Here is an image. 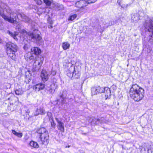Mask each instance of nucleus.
<instances>
[{"label": "nucleus", "mask_w": 153, "mask_h": 153, "mask_svg": "<svg viewBox=\"0 0 153 153\" xmlns=\"http://www.w3.org/2000/svg\"><path fill=\"white\" fill-rule=\"evenodd\" d=\"M3 5L1 2L0 3V15L6 21L12 23H17V14L7 5H4V8H2L1 7H4Z\"/></svg>", "instance_id": "f257e3e1"}, {"label": "nucleus", "mask_w": 153, "mask_h": 153, "mask_svg": "<svg viewBox=\"0 0 153 153\" xmlns=\"http://www.w3.org/2000/svg\"><path fill=\"white\" fill-rule=\"evenodd\" d=\"M129 94L130 97L136 101H139L144 97V90L140 87L137 85L134 84L131 88Z\"/></svg>", "instance_id": "f03ea898"}, {"label": "nucleus", "mask_w": 153, "mask_h": 153, "mask_svg": "<svg viewBox=\"0 0 153 153\" xmlns=\"http://www.w3.org/2000/svg\"><path fill=\"white\" fill-rule=\"evenodd\" d=\"M143 26L146 31L152 33L146 38V42L149 44L153 45V19L147 17L143 23Z\"/></svg>", "instance_id": "7ed1b4c3"}, {"label": "nucleus", "mask_w": 153, "mask_h": 153, "mask_svg": "<svg viewBox=\"0 0 153 153\" xmlns=\"http://www.w3.org/2000/svg\"><path fill=\"white\" fill-rule=\"evenodd\" d=\"M38 32L37 30H35L32 33H27L25 30H22L21 33L25 39L27 38L32 42H36L40 40L42 38L37 33Z\"/></svg>", "instance_id": "20e7f679"}, {"label": "nucleus", "mask_w": 153, "mask_h": 153, "mask_svg": "<svg viewBox=\"0 0 153 153\" xmlns=\"http://www.w3.org/2000/svg\"><path fill=\"white\" fill-rule=\"evenodd\" d=\"M69 67L67 71V75L70 78L72 77L74 74V77L76 78H78L80 75V67L79 66H74L70 63L68 64Z\"/></svg>", "instance_id": "39448f33"}, {"label": "nucleus", "mask_w": 153, "mask_h": 153, "mask_svg": "<svg viewBox=\"0 0 153 153\" xmlns=\"http://www.w3.org/2000/svg\"><path fill=\"white\" fill-rule=\"evenodd\" d=\"M37 132L39 134L41 143L47 145L49 141L48 133L47 130L44 128H41L37 129Z\"/></svg>", "instance_id": "423d86ee"}, {"label": "nucleus", "mask_w": 153, "mask_h": 153, "mask_svg": "<svg viewBox=\"0 0 153 153\" xmlns=\"http://www.w3.org/2000/svg\"><path fill=\"white\" fill-rule=\"evenodd\" d=\"M7 53L8 56L13 60L16 59L15 53L17 51V47L15 44L9 42L6 44Z\"/></svg>", "instance_id": "0eeeda50"}, {"label": "nucleus", "mask_w": 153, "mask_h": 153, "mask_svg": "<svg viewBox=\"0 0 153 153\" xmlns=\"http://www.w3.org/2000/svg\"><path fill=\"white\" fill-rule=\"evenodd\" d=\"M44 59L42 56H37L34 59L32 70L33 72L39 71L43 64Z\"/></svg>", "instance_id": "6e6552de"}, {"label": "nucleus", "mask_w": 153, "mask_h": 153, "mask_svg": "<svg viewBox=\"0 0 153 153\" xmlns=\"http://www.w3.org/2000/svg\"><path fill=\"white\" fill-rule=\"evenodd\" d=\"M55 119L58 123V128L61 131L64 132V123L60 121L57 118H55Z\"/></svg>", "instance_id": "1a4fd4ad"}, {"label": "nucleus", "mask_w": 153, "mask_h": 153, "mask_svg": "<svg viewBox=\"0 0 153 153\" xmlns=\"http://www.w3.org/2000/svg\"><path fill=\"white\" fill-rule=\"evenodd\" d=\"M45 85L42 83H40L33 86V89L35 91H39L45 88Z\"/></svg>", "instance_id": "9d476101"}, {"label": "nucleus", "mask_w": 153, "mask_h": 153, "mask_svg": "<svg viewBox=\"0 0 153 153\" xmlns=\"http://www.w3.org/2000/svg\"><path fill=\"white\" fill-rule=\"evenodd\" d=\"M56 79H55V83H52L51 85V88L49 89V91L51 94L54 92L55 90L58 87V83Z\"/></svg>", "instance_id": "9b49d317"}, {"label": "nucleus", "mask_w": 153, "mask_h": 153, "mask_svg": "<svg viewBox=\"0 0 153 153\" xmlns=\"http://www.w3.org/2000/svg\"><path fill=\"white\" fill-rule=\"evenodd\" d=\"M40 76L42 80L44 82L47 81L48 79V74L46 71L44 70L42 71Z\"/></svg>", "instance_id": "f8f14e48"}, {"label": "nucleus", "mask_w": 153, "mask_h": 153, "mask_svg": "<svg viewBox=\"0 0 153 153\" xmlns=\"http://www.w3.org/2000/svg\"><path fill=\"white\" fill-rule=\"evenodd\" d=\"M24 57L26 60L28 62H30L34 59V56L32 54L29 52L25 54Z\"/></svg>", "instance_id": "ddd939ff"}, {"label": "nucleus", "mask_w": 153, "mask_h": 153, "mask_svg": "<svg viewBox=\"0 0 153 153\" xmlns=\"http://www.w3.org/2000/svg\"><path fill=\"white\" fill-rule=\"evenodd\" d=\"M140 18V16L138 13H134L132 15L131 19L134 22H137Z\"/></svg>", "instance_id": "4468645a"}, {"label": "nucleus", "mask_w": 153, "mask_h": 153, "mask_svg": "<svg viewBox=\"0 0 153 153\" xmlns=\"http://www.w3.org/2000/svg\"><path fill=\"white\" fill-rule=\"evenodd\" d=\"M45 114V110L42 108H37L34 113L35 116H37L39 114L43 115Z\"/></svg>", "instance_id": "2eb2a0df"}, {"label": "nucleus", "mask_w": 153, "mask_h": 153, "mask_svg": "<svg viewBox=\"0 0 153 153\" xmlns=\"http://www.w3.org/2000/svg\"><path fill=\"white\" fill-rule=\"evenodd\" d=\"M31 52L35 55L39 54L41 53V50L38 48L33 47L31 49Z\"/></svg>", "instance_id": "dca6fc26"}, {"label": "nucleus", "mask_w": 153, "mask_h": 153, "mask_svg": "<svg viewBox=\"0 0 153 153\" xmlns=\"http://www.w3.org/2000/svg\"><path fill=\"white\" fill-rule=\"evenodd\" d=\"M7 33H8L11 36L13 37L15 40H17V36L18 35V33L17 32L14 31L13 32H11L9 30L7 31Z\"/></svg>", "instance_id": "f3484780"}, {"label": "nucleus", "mask_w": 153, "mask_h": 153, "mask_svg": "<svg viewBox=\"0 0 153 153\" xmlns=\"http://www.w3.org/2000/svg\"><path fill=\"white\" fill-rule=\"evenodd\" d=\"M19 15H20L21 18L23 19V20L25 22L30 23L31 22V19L28 17L26 16L24 14H21Z\"/></svg>", "instance_id": "a211bd4d"}, {"label": "nucleus", "mask_w": 153, "mask_h": 153, "mask_svg": "<svg viewBox=\"0 0 153 153\" xmlns=\"http://www.w3.org/2000/svg\"><path fill=\"white\" fill-rule=\"evenodd\" d=\"M104 93L105 94L106 99H107L109 97H110L111 95L110 89L107 87H105V91H104Z\"/></svg>", "instance_id": "6ab92c4d"}, {"label": "nucleus", "mask_w": 153, "mask_h": 153, "mask_svg": "<svg viewBox=\"0 0 153 153\" xmlns=\"http://www.w3.org/2000/svg\"><path fill=\"white\" fill-rule=\"evenodd\" d=\"M89 121V122H91L93 124H98L99 123H101L100 121V120L99 119H96L95 118L93 117L91 118Z\"/></svg>", "instance_id": "aec40b11"}, {"label": "nucleus", "mask_w": 153, "mask_h": 153, "mask_svg": "<svg viewBox=\"0 0 153 153\" xmlns=\"http://www.w3.org/2000/svg\"><path fill=\"white\" fill-rule=\"evenodd\" d=\"M29 144L31 147L34 148H37L39 147V145L37 143L33 141H31Z\"/></svg>", "instance_id": "412c9836"}, {"label": "nucleus", "mask_w": 153, "mask_h": 153, "mask_svg": "<svg viewBox=\"0 0 153 153\" xmlns=\"http://www.w3.org/2000/svg\"><path fill=\"white\" fill-rule=\"evenodd\" d=\"M62 47L63 49L65 50L69 48L70 44L67 42H64L62 44Z\"/></svg>", "instance_id": "4be33fe9"}, {"label": "nucleus", "mask_w": 153, "mask_h": 153, "mask_svg": "<svg viewBox=\"0 0 153 153\" xmlns=\"http://www.w3.org/2000/svg\"><path fill=\"white\" fill-rule=\"evenodd\" d=\"M97 87H93L91 88V93L92 95H95L98 94Z\"/></svg>", "instance_id": "5701e85b"}, {"label": "nucleus", "mask_w": 153, "mask_h": 153, "mask_svg": "<svg viewBox=\"0 0 153 153\" xmlns=\"http://www.w3.org/2000/svg\"><path fill=\"white\" fill-rule=\"evenodd\" d=\"M12 133L18 137L21 138L23 135L22 133L17 132L15 130H12Z\"/></svg>", "instance_id": "b1692460"}, {"label": "nucleus", "mask_w": 153, "mask_h": 153, "mask_svg": "<svg viewBox=\"0 0 153 153\" xmlns=\"http://www.w3.org/2000/svg\"><path fill=\"white\" fill-rule=\"evenodd\" d=\"M15 94L17 95H22L23 93V91L22 88H19L15 91Z\"/></svg>", "instance_id": "393cba45"}, {"label": "nucleus", "mask_w": 153, "mask_h": 153, "mask_svg": "<svg viewBox=\"0 0 153 153\" xmlns=\"http://www.w3.org/2000/svg\"><path fill=\"white\" fill-rule=\"evenodd\" d=\"M43 1L46 5L48 6H51V4L53 3L52 0H43Z\"/></svg>", "instance_id": "a878e982"}, {"label": "nucleus", "mask_w": 153, "mask_h": 153, "mask_svg": "<svg viewBox=\"0 0 153 153\" xmlns=\"http://www.w3.org/2000/svg\"><path fill=\"white\" fill-rule=\"evenodd\" d=\"M97 88L99 89V90H97L98 93L104 92L105 90V87H101L99 86H97Z\"/></svg>", "instance_id": "bb28decb"}, {"label": "nucleus", "mask_w": 153, "mask_h": 153, "mask_svg": "<svg viewBox=\"0 0 153 153\" xmlns=\"http://www.w3.org/2000/svg\"><path fill=\"white\" fill-rule=\"evenodd\" d=\"M77 17V15L76 14L70 16L68 18V20L73 21Z\"/></svg>", "instance_id": "cd10ccee"}, {"label": "nucleus", "mask_w": 153, "mask_h": 153, "mask_svg": "<svg viewBox=\"0 0 153 153\" xmlns=\"http://www.w3.org/2000/svg\"><path fill=\"white\" fill-rule=\"evenodd\" d=\"M64 7L62 5L57 4L56 6V8L58 10H62L63 9Z\"/></svg>", "instance_id": "c85d7f7f"}, {"label": "nucleus", "mask_w": 153, "mask_h": 153, "mask_svg": "<svg viewBox=\"0 0 153 153\" xmlns=\"http://www.w3.org/2000/svg\"><path fill=\"white\" fill-rule=\"evenodd\" d=\"M47 115L49 117L50 120H52L53 117H52V113L50 112H48L47 113Z\"/></svg>", "instance_id": "c756f323"}, {"label": "nucleus", "mask_w": 153, "mask_h": 153, "mask_svg": "<svg viewBox=\"0 0 153 153\" xmlns=\"http://www.w3.org/2000/svg\"><path fill=\"white\" fill-rule=\"evenodd\" d=\"M34 1L36 4L39 5H41L42 3V1L41 0H34Z\"/></svg>", "instance_id": "7c9ffc66"}, {"label": "nucleus", "mask_w": 153, "mask_h": 153, "mask_svg": "<svg viewBox=\"0 0 153 153\" xmlns=\"http://www.w3.org/2000/svg\"><path fill=\"white\" fill-rule=\"evenodd\" d=\"M51 120H52V122H51V126H52L53 127H54L55 126L56 124L53 122V119Z\"/></svg>", "instance_id": "2f4dec72"}, {"label": "nucleus", "mask_w": 153, "mask_h": 153, "mask_svg": "<svg viewBox=\"0 0 153 153\" xmlns=\"http://www.w3.org/2000/svg\"><path fill=\"white\" fill-rule=\"evenodd\" d=\"M150 151L151 152V153H153V147H151L150 149H148V152L149 153Z\"/></svg>", "instance_id": "473e14b6"}, {"label": "nucleus", "mask_w": 153, "mask_h": 153, "mask_svg": "<svg viewBox=\"0 0 153 153\" xmlns=\"http://www.w3.org/2000/svg\"><path fill=\"white\" fill-rule=\"evenodd\" d=\"M56 74V72L55 71H52L51 74L53 75H54Z\"/></svg>", "instance_id": "72a5a7b5"}, {"label": "nucleus", "mask_w": 153, "mask_h": 153, "mask_svg": "<svg viewBox=\"0 0 153 153\" xmlns=\"http://www.w3.org/2000/svg\"><path fill=\"white\" fill-rule=\"evenodd\" d=\"M55 79L53 78L52 80V83H55Z\"/></svg>", "instance_id": "f704fd0d"}, {"label": "nucleus", "mask_w": 153, "mask_h": 153, "mask_svg": "<svg viewBox=\"0 0 153 153\" xmlns=\"http://www.w3.org/2000/svg\"><path fill=\"white\" fill-rule=\"evenodd\" d=\"M16 29H19V26H16Z\"/></svg>", "instance_id": "c9c22d12"}, {"label": "nucleus", "mask_w": 153, "mask_h": 153, "mask_svg": "<svg viewBox=\"0 0 153 153\" xmlns=\"http://www.w3.org/2000/svg\"><path fill=\"white\" fill-rule=\"evenodd\" d=\"M1 42H2V40L1 39H0V43H1Z\"/></svg>", "instance_id": "e433bc0d"}, {"label": "nucleus", "mask_w": 153, "mask_h": 153, "mask_svg": "<svg viewBox=\"0 0 153 153\" xmlns=\"http://www.w3.org/2000/svg\"><path fill=\"white\" fill-rule=\"evenodd\" d=\"M116 87V86H115V85H113V87Z\"/></svg>", "instance_id": "4c0bfd02"}, {"label": "nucleus", "mask_w": 153, "mask_h": 153, "mask_svg": "<svg viewBox=\"0 0 153 153\" xmlns=\"http://www.w3.org/2000/svg\"><path fill=\"white\" fill-rule=\"evenodd\" d=\"M0 3H1V0H0Z\"/></svg>", "instance_id": "58836bf2"}, {"label": "nucleus", "mask_w": 153, "mask_h": 153, "mask_svg": "<svg viewBox=\"0 0 153 153\" xmlns=\"http://www.w3.org/2000/svg\"><path fill=\"white\" fill-rule=\"evenodd\" d=\"M25 46H24V48H25Z\"/></svg>", "instance_id": "ea45409f"}, {"label": "nucleus", "mask_w": 153, "mask_h": 153, "mask_svg": "<svg viewBox=\"0 0 153 153\" xmlns=\"http://www.w3.org/2000/svg\"><path fill=\"white\" fill-rule=\"evenodd\" d=\"M70 146H68V148H69V147H70Z\"/></svg>", "instance_id": "a19ab883"}, {"label": "nucleus", "mask_w": 153, "mask_h": 153, "mask_svg": "<svg viewBox=\"0 0 153 153\" xmlns=\"http://www.w3.org/2000/svg\"><path fill=\"white\" fill-rule=\"evenodd\" d=\"M50 27H52V26H50Z\"/></svg>", "instance_id": "79ce46f5"}, {"label": "nucleus", "mask_w": 153, "mask_h": 153, "mask_svg": "<svg viewBox=\"0 0 153 153\" xmlns=\"http://www.w3.org/2000/svg\"><path fill=\"white\" fill-rule=\"evenodd\" d=\"M143 42V43H145V42H144V41Z\"/></svg>", "instance_id": "37998d69"}]
</instances>
